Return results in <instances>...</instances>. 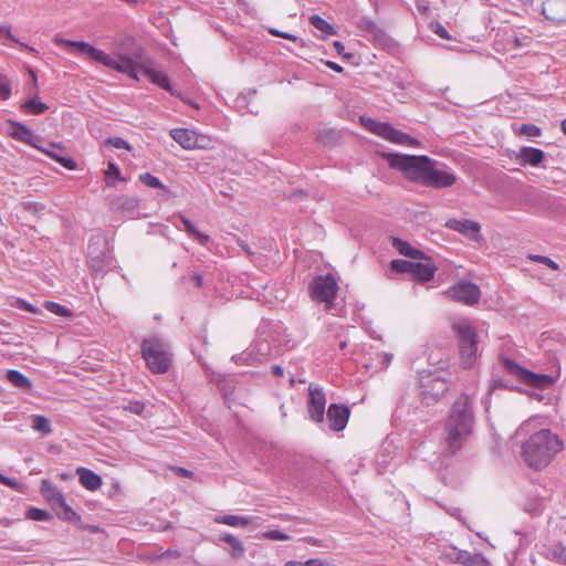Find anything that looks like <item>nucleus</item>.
Masks as SVG:
<instances>
[{
	"mask_svg": "<svg viewBox=\"0 0 566 566\" xmlns=\"http://www.w3.org/2000/svg\"><path fill=\"white\" fill-rule=\"evenodd\" d=\"M54 42L65 48H72L75 53L88 55L91 60L99 62L103 65L116 70L120 73L127 74L129 77L137 81L139 80V74H143L151 83L169 92L171 95L180 96V94L170 85L168 76L164 72L155 69L154 61L137 64L127 56H120L119 60H115L104 51L98 50L90 43L83 41H72L55 38Z\"/></svg>",
	"mask_w": 566,
	"mask_h": 566,
	"instance_id": "nucleus-1",
	"label": "nucleus"
},
{
	"mask_svg": "<svg viewBox=\"0 0 566 566\" xmlns=\"http://www.w3.org/2000/svg\"><path fill=\"white\" fill-rule=\"evenodd\" d=\"M382 157L390 168L401 171L408 180L426 187L449 188L457 181L452 172L438 169L436 161L426 155L384 153Z\"/></svg>",
	"mask_w": 566,
	"mask_h": 566,
	"instance_id": "nucleus-2",
	"label": "nucleus"
},
{
	"mask_svg": "<svg viewBox=\"0 0 566 566\" xmlns=\"http://www.w3.org/2000/svg\"><path fill=\"white\" fill-rule=\"evenodd\" d=\"M475 417L469 396L461 395L451 406L444 423L446 451L455 454L471 437Z\"/></svg>",
	"mask_w": 566,
	"mask_h": 566,
	"instance_id": "nucleus-3",
	"label": "nucleus"
},
{
	"mask_svg": "<svg viewBox=\"0 0 566 566\" xmlns=\"http://www.w3.org/2000/svg\"><path fill=\"white\" fill-rule=\"evenodd\" d=\"M564 448L559 437L548 429L533 433L522 446L525 463L535 470L547 467Z\"/></svg>",
	"mask_w": 566,
	"mask_h": 566,
	"instance_id": "nucleus-4",
	"label": "nucleus"
},
{
	"mask_svg": "<svg viewBox=\"0 0 566 566\" xmlns=\"http://www.w3.org/2000/svg\"><path fill=\"white\" fill-rule=\"evenodd\" d=\"M142 356L153 374H165L172 361L170 344L159 336L145 338L140 344Z\"/></svg>",
	"mask_w": 566,
	"mask_h": 566,
	"instance_id": "nucleus-5",
	"label": "nucleus"
},
{
	"mask_svg": "<svg viewBox=\"0 0 566 566\" xmlns=\"http://www.w3.org/2000/svg\"><path fill=\"white\" fill-rule=\"evenodd\" d=\"M452 329L459 340L462 364L467 368H470L473 366L476 359L479 339L476 331L471 322L467 318H461L453 322Z\"/></svg>",
	"mask_w": 566,
	"mask_h": 566,
	"instance_id": "nucleus-6",
	"label": "nucleus"
},
{
	"mask_svg": "<svg viewBox=\"0 0 566 566\" xmlns=\"http://www.w3.org/2000/svg\"><path fill=\"white\" fill-rule=\"evenodd\" d=\"M113 258L109 252L107 239L102 233L93 234L87 244V264L90 270L99 274L109 268Z\"/></svg>",
	"mask_w": 566,
	"mask_h": 566,
	"instance_id": "nucleus-7",
	"label": "nucleus"
},
{
	"mask_svg": "<svg viewBox=\"0 0 566 566\" xmlns=\"http://www.w3.org/2000/svg\"><path fill=\"white\" fill-rule=\"evenodd\" d=\"M501 363L507 374L516 377L520 381L527 386L544 389L548 388L553 384L552 376L547 374L533 373L532 370L518 365L511 358L502 357Z\"/></svg>",
	"mask_w": 566,
	"mask_h": 566,
	"instance_id": "nucleus-8",
	"label": "nucleus"
},
{
	"mask_svg": "<svg viewBox=\"0 0 566 566\" xmlns=\"http://www.w3.org/2000/svg\"><path fill=\"white\" fill-rule=\"evenodd\" d=\"M338 285L333 275H318L308 286L310 295L317 303L331 304L336 297Z\"/></svg>",
	"mask_w": 566,
	"mask_h": 566,
	"instance_id": "nucleus-9",
	"label": "nucleus"
},
{
	"mask_svg": "<svg viewBox=\"0 0 566 566\" xmlns=\"http://www.w3.org/2000/svg\"><path fill=\"white\" fill-rule=\"evenodd\" d=\"M446 295L454 302L472 306L479 302L481 291L476 284L470 281H460L451 286Z\"/></svg>",
	"mask_w": 566,
	"mask_h": 566,
	"instance_id": "nucleus-10",
	"label": "nucleus"
},
{
	"mask_svg": "<svg viewBox=\"0 0 566 566\" xmlns=\"http://www.w3.org/2000/svg\"><path fill=\"white\" fill-rule=\"evenodd\" d=\"M421 401L430 406L439 401L443 395L449 390V385L444 379L434 377H423L420 385Z\"/></svg>",
	"mask_w": 566,
	"mask_h": 566,
	"instance_id": "nucleus-11",
	"label": "nucleus"
},
{
	"mask_svg": "<svg viewBox=\"0 0 566 566\" xmlns=\"http://www.w3.org/2000/svg\"><path fill=\"white\" fill-rule=\"evenodd\" d=\"M310 400L307 411L310 418L315 422H321L324 419L326 397L322 388L314 386L308 387Z\"/></svg>",
	"mask_w": 566,
	"mask_h": 566,
	"instance_id": "nucleus-12",
	"label": "nucleus"
},
{
	"mask_svg": "<svg viewBox=\"0 0 566 566\" xmlns=\"http://www.w3.org/2000/svg\"><path fill=\"white\" fill-rule=\"evenodd\" d=\"M448 229L454 230L460 232L461 234L465 235L470 240H473L475 242H480L483 240L481 235V226L476 221L472 220H458V219H449L446 224Z\"/></svg>",
	"mask_w": 566,
	"mask_h": 566,
	"instance_id": "nucleus-13",
	"label": "nucleus"
},
{
	"mask_svg": "<svg viewBox=\"0 0 566 566\" xmlns=\"http://www.w3.org/2000/svg\"><path fill=\"white\" fill-rule=\"evenodd\" d=\"M361 122L364 126L373 134H376L391 143L398 144L401 130L396 129L388 123L377 122L373 118L361 117Z\"/></svg>",
	"mask_w": 566,
	"mask_h": 566,
	"instance_id": "nucleus-14",
	"label": "nucleus"
},
{
	"mask_svg": "<svg viewBox=\"0 0 566 566\" xmlns=\"http://www.w3.org/2000/svg\"><path fill=\"white\" fill-rule=\"evenodd\" d=\"M349 408L345 405L332 403L329 405L326 416L332 431L343 430L349 418Z\"/></svg>",
	"mask_w": 566,
	"mask_h": 566,
	"instance_id": "nucleus-15",
	"label": "nucleus"
},
{
	"mask_svg": "<svg viewBox=\"0 0 566 566\" xmlns=\"http://www.w3.org/2000/svg\"><path fill=\"white\" fill-rule=\"evenodd\" d=\"M542 14L558 24L566 22V0H546L542 4Z\"/></svg>",
	"mask_w": 566,
	"mask_h": 566,
	"instance_id": "nucleus-16",
	"label": "nucleus"
},
{
	"mask_svg": "<svg viewBox=\"0 0 566 566\" xmlns=\"http://www.w3.org/2000/svg\"><path fill=\"white\" fill-rule=\"evenodd\" d=\"M108 206L112 211L132 217L138 209V200L126 195L113 196L108 198Z\"/></svg>",
	"mask_w": 566,
	"mask_h": 566,
	"instance_id": "nucleus-17",
	"label": "nucleus"
},
{
	"mask_svg": "<svg viewBox=\"0 0 566 566\" xmlns=\"http://www.w3.org/2000/svg\"><path fill=\"white\" fill-rule=\"evenodd\" d=\"M170 136L185 149L206 148L205 144H199V135L195 130L175 128L170 132Z\"/></svg>",
	"mask_w": 566,
	"mask_h": 566,
	"instance_id": "nucleus-18",
	"label": "nucleus"
},
{
	"mask_svg": "<svg viewBox=\"0 0 566 566\" xmlns=\"http://www.w3.org/2000/svg\"><path fill=\"white\" fill-rule=\"evenodd\" d=\"M271 356V346L268 340H258L250 346L241 357L245 358L248 364H256L266 360Z\"/></svg>",
	"mask_w": 566,
	"mask_h": 566,
	"instance_id": "nucleus-19",
	"label": "nucleus"
},
{
	"mask_svg": "<svg viewBox=\"0 0 566 566\" xmlns=\"http://www.w3.org/2000/svg\"><path fill=\"white\" fill-rule=\"evenodd\" d=\"M8 124L10 126L8 133L12 138L29 144L35 148L38 147L35 144V139L38 137L34 136L33 132L27 125L12 119H9Z\"/></svg>",
	"mask_w": 566,
	"mask_h": 566,
	"instance_id": "nucleus-20",
	"label": "nucleus"
},
{
	"mask_svg": "<svg viewBox=\"0 0 566 566\" xmlns=\"http://www.w3.org/2000/svg\"><path fill=\"white\" fill-rule=\"evenodd\" d=\"M36 149L41 150L69 170H74L77 167L74 159L62 155L64 148L61 144H50L48 147H41L38 145Z\"/></svg>",
	"mask_w": 566,
	"mask_h": 566,
	"instance_id": "nucleus-21",
	"label": "nucleus"
},
{
	"mask_svg": "<svg viewBox=\"0 0 566 566\" xmlns=\"http://www.w3.org/2000/svg\"><path fill=\"white\" fill-rule=\"evenodd\" d=\"M515 158L523 166L530 165L536 167L544 160L545 153L539 148L523 146L516 154Z\"/></svg>",
	"mask_w": 566,
	"mask_h": 566,
	"instance_id": "nucleus-22",
	"label": "nucleus"
},
{
	"mask_svg": "<svg viewBox=\"0 0 566 566\" xmlns=\"http://www.w3.org/2000/svg\"><path fill=\"white\" fill-rule=\"evenodd\" d=\"M437 268L433 263L413 262L410 275L419 282H429L433 279Z\"/></svg>",
	"mask_w": 566,
	"mask_h": 566,
	"instance_id": "nucleus-23",
	"label": "nucleus"
},
{
	"mask_svg": "<svg viewBox=\"0 0 566 566\" xmlns=\"http://www.w3.org/2000/svg\"><path fill=\"white\" fill-rule=\"evenodd\" d=\"M56 512V515L66 522H72L76 524L80 522V515L65 502V497L63 494H57L56 497V509H53Z\"/></svg>",
	"mask_w": 566,
	"mask_h": 566,
	"instance_id": "nucleus-24",
	"label": "nucleus"
},
{
	"mask_svg": "<svg viewBox=\"0 0 566 566\" xmlns=\"http://www.w3.org/2000/svg\"><path fill=\"white\" fill-rule=\"evenodd\" d=\"M392 247L400 254H402V255H405L407 258L415 259V260H421V259L430 260V258L426 256L422 251L411 247L409 242H407V241H405L402 239L394 238L392 239Z\"/></svg>",
	"mask_w": 566,
	"mask_h": 566,
	"instance_id": "nucleus-25",
	"label": "nucleus"
},
{
	"mask_svg": "<svg viewBox=\"0 0 566 566\" xmlns=\"http://www.w3.org/2000/svg\"><path fill=\"white\" fill-rule=\"evenodd\" d=\"M77 474H78L81 484L85 489H87L90 491H95L101 488L102 478L94 471L86 469V468H78Z\"/></svg>",
	"mask_w": 566,
	"mask_h": 566,
	"instance_id": "nucleus-26",
	"label": "nucleus"
},
{
	"mask_svg": "<svg viewBox=\"0 0 566 566\" xmlns=\"http://www.w3.org/2000/svg\"><path fill=\"white\" fill-rule=\"evenodd\" d=\"M342 132L335 128H323L316 133V140L325 147H334L339 144Z\"/></svg>",
	"mask_w": 566,
	"mask_h": 566,
	"instance_id": "nucleus-27",
	"label": "nucleus"
},
{
	"mask_svg": "<svg viewBox=\"0 0 566 566\" xmlns=\"http://www.w3.org/2000/svg\"><path fill=\"white\" fill-rule=\"evenodd\" d=\"M219 541L227 543L231 547L230 555L233 559H240L244 555V546L235 536L223 533L219 536Z\"/></svg>",
	"mask_w": 566,
	"mask_h": 566,
	"instance_id": "nucleus-28",
	"label": "nucleus"
},
{
	"mask_svg": "<svg viewBox=\"0 0 566 566\" xmlns=\"http://www.w3.org/2000/svg\"><path fill=\"white\" fill-rule=\"evenodd\" d=\"M139 181L149 188L160 189L161 192L159 193V197L165 200L168 199L170 193L169 189L166 186H164L156 176L149 172H144L139 175Z\"/></svg>",
	"mask_w": 566,
	"mask_h": 566,
	"instance_id": "nucleus-29",
	"label": "nucleus"
},
{
	"mask_svg": "<svg viewBox=\"0 0 566 566\" xmlns=\"http://www.w3.org/2000/svg\"><path fill=\"white\" fill-rule=\"evenodd\" d=\"M214 522L218 524H224L233 527H243L251 523V517L226 514L216 516Z\"/></svg>",
	"mask_w": 566,
	"mask_h": 566,
	"instance_id": "nucleus-30",
	"label": "nucleus"
},
{
	"mask_svg": "<svg viewBox=\"0 0 566 566\" xmlns=\"http://www.w3.org/2000/svg\"><path fill=\"white\" fill-rule=\"evenodd\" d=\"M48 109L49 106L45 103L39 101L38 96L28 99L21 105V111L32 115L44 114Z\"/></svg>",
	"mask_w": 566,
	"mask_h": 566,
	"instance_id": "nucleus-31",
	"label": "nucleus"
},
{
	"mask_svg": "<svg viewBox=\"0 0 566 566\" xmlns=\"http://www.w3.org/2000/svg\"><path fill=\"white\" fill-rule=\"evenodd\" d=\"M179 220L184 226V230L201 245H205L209 241V235L201 233L188 218L179 216Z\"/></svg>",
	"mask_w": 566,
	"mask_h": 566,
	"instance_id": "nucleus-32",
	"label": "nucleus"
},
{
	"mask_svg": "<svg viewBox=\"0 0 566 566\" xmlns=\"http://www.w3.org/2000/svg\"><path fill=\"white\" fill-rule=\"evenodd\" d=\"M7 379L17 388L23 389L25 391L30 390L32 387L31 381L19 370L10 369L7 373Z\"/></svg>",
	"mask_w": 566,
	"mask_h": 566,
	"instance_id": "nucleus-33",
	"label": "nucleus"
},
{
	"mask_svg": "<svg viewBox=\"0 0 566 566\" xmlns=\"http://www.w3.org/2000/svg\"><path fill=\"white\" fill-rule=\"evenodd\" d=\"M467 554V551L458 549L457 547L449 546L444 547L442 551H440V558L450 562V563H457V564H463L464 556Z\"/></svg>",
	"mask_w": 566,
	"mask_h": 566,
	"instance_id": "nucleus-34",
	"label": "nucleus"
},
{
	"mask_svg": "<svg viewBox=\"0 0 566 566\" xmlns=\"http://www.w3.org/2000/svg\"><path fill=\"white\" fill-rule=\"evenodd\" d=\"M308 22L311 25H313L315 29L322 31L323 33L327 35H334L336 34L335 28L327 22L325 19L317 14H313L308 18Z\"/></svg>",
	"mask_w": 566,
	"mask_h": 566,
	"instance_id": "nucleus-35",
	"label": "nucleus"
},
{
	"mask_svg": "<svg viewBox=\"0 0 566 566\" xmlns=\"http://www.w3.org/2000/svg\"><path fill=\"white\" fill-rule=\"evenodd\" d=\"M32 429L42 433L43 436H48L52 432V427L50 420L42 415H33L32 416Z\"/></svg>",
	"mask_w": 566,
	"mask_h": 566,
	"instance_id": "nucleus-36",
	"label": "nucleus"
},
{
	"mask_svg": "<svg viewBox=\"0 0 566 566\" xmlns=\"http://www.w3.org/2000/svg\"><path fill=\"white\" fill-rule=\"evenodd\" d=\"M42 494L51 502L52 507L56 509L57 494H63L54 484L49 480H43L41 484Z\"/></svg>",
	"mask_w": 566,
	"mask_h": 566,
	"instance_id": "nucleus-37",
	"label": "nucleus"
},
{
	"mask_svg": "<svg viewBox=\"0 0 566 566\" xmlns=\"http://www.w3.org/2000/svg\"><path fill=\"white\" fill-rule=\"evenodd\" d=\"M546 557L556 563L566 564V546L555 545L547 549Z\"/></svg>",
	"mask_w": 566,
	"mask_h": 566,
	"instance_id": "nucleus-38",
	"label": "nucleus"
},
{
	"mask_svg": "<svg viewBox=\"0 0 566 566\" xmlns=\"http://www.w3.org/2000/svg\"><path fill=\"white\" fill-rule=\"evenodd\" d=\"M44 308L57 316H62L65 318H71L73 316V313L70 308H67L64 305H61L56 302L52 301H45L43 304Z\"/></svg>",
	"mask_w": 566,
	"mask_h": 566,
	"instance_id": "nucleus-39",
	"label": "nucleus"
},
{
	"mask_svg": "<svg viewBox=\"0 0 566 566\" xmlns=\"http://www.w3.org/2000/svg\"><path fill=\"white\" fill-rule=\"evenodd\" d=\"M463 566H491V563L481 554H472L467 552Z\"/></svg>",
	"mask_w": 566,
	"mask_h": 566,
	"instance_id": "nucleus-40",
	"label": "nucleus"
},
{
	"mask_svg": "<svg viewBox=\"0 0 566 566\" xmlns=\"http://www.w3.org/2000/svg\"><path fill=\"white\" fill-rule=\"evenodd\" d=\"M413 262L407 260H392L390 262V269L397 273L410 274Z\"/></svg>",
	"mask_w": 566,
	"mask_h": 566,
	"instance_id": "nucleus-41",
	"label": "nucleus"
},
{
	"mask_svg": "<svg viewBox=\"0 0 566 566\" xmlns=\"http://www.w3.org/2000/svg\"><path fill=\"white\" fill-rule=\"evenodd\" d=\"M113 177L119 180H124L119 168L114 163H108V168L105 171V181L108 187H114V182L111 180Z\"/></svg>",
	"mask_w": 566,
	"mask_h": 566,
	"instance_id": "nucleus-42",
	"label": "nucleus"
},
{
	"mask_svg": "<svg viewBox=\"0 0 566 566\" xmlns=\"http://www.w3.org/2000/svg\"><path fill=\"white\" fill-rule=\"evenodd\" d=\"M27 517L33 521H48L51 518V514L45 510L31 507L27 512Z\"/></svg>",
	"mask_w": 566,
	"mask_h": 566,
	"instance_id": "nucleus-43",
	"label": "nucleus"
},
{
	"mask_svg": "<svg viewBox=\"0 0 566 566\" xmlns=\"http://www.w3.org/2000/svg\"><path fill=\"white\" fill-rule=\"evenodd\" d=\"M11 96V83L9 78L0 73V98L6 101Z\"/></svg>",
	"mask_w": 566,
	"mask_h": 566,
	"instance_id": "nucleus-44",
	"label": "nucleus"
},
{
	"mask_svg": "<svg viewBox=\"0 0 566 566\" xmlns=\"http://www.w3.org/2000/svg\"><path fill=\"white\" fill-rule=\"evenodd\" d=\"M359 28L373 34L375 38L378 36L379 33H381L380 29L370 19H361L359 22Z\"/></svg>",
	"mask_w": 566,
	"mask_h": 566,
	"instance_id": "nucleus-45",
	"label": "nucleus"
},
{
	"mask_svg": "<svg viewBox=\"0 0 566 566\" xmlns=\"http://www.w3.org/2000/svg\"><path fill=\"white\" fill-rule=\"evenodd\" d=\"M0 35L4 36L6 39H8V40H10L12 42L19 43L21 46H23V48H25V49H28V50H30L32 52L34 51L33 48H30L27 44L21 43L18 39H15V36L11 32V28L8 27V25H1L0 24Z\"/></svg>",
	"mask_w": 566,
	"mask_h": 566,
	"instance_id": "nucleus-46",
	"label": "nucleus"
},
{
	"mask_svg": "<svg viewBox=\"0 0 566 566\" xmlns=\"http://www.w3.org/2000/svg\"><path fill=\"white\" fill-rule=\"evenodd\" d=\"M269 33L274 35V36H279V38H283V39H287V40H291L293 42H300L301 45H304V42L302 39H300L298 36L294 35V34H291V33H287V32H283V31H280L277 29H274V28H270L269 29Z\"/></svg>",
	"mask_w": 566,
	"mask_h": 566,
	"instance_id": "nucleus-47",
	"label": "nucleus"
},
{
	"mask_svg": "<svg viewBox=\"0 0 566 566\" xmlns=\"http://www.w3.org/2000/svg\"><path fill=\"white\" fill-rule=\"evenodd\" d=\"M106 145H109L116 149H130L129 144L120 137H109L105 140Z\"/></svg>",
	"mask_w": 566,
	"mask_h": 566,
	"instance_id": "nucleus-48",
	"label": "nucleus"
},
{
	"mask_svg": "<svg viewBox=\"0 0 566 566\" xmlns=\"http://www.w3.org/2000/svg\"><path fill=\"white\" fill-rule=\"evenodd\" d=\"M520 132L530 137H537L542 133L541 128L534 124H523Z\"/></svg>",
	"mask_w": 566,
	"mask_h": 566,
	"instance_id": "nucleus-49",
	"label": "nucleus"
},
{
	"mask_svg": "<svg viewBox=\"0 0 566 566\" xmlns=\"http://www.w3.org/2000/svg\"><path fill=\"white\" fill-rule=\"evenodd\" d=\"M530 259L548 266L552 270H558V264L548 256L545 255H530Z\"/></svg>",
	"mask_w": 566,
	"mask_h": 566,
	"instance_id": "nucleus-50",
	"label": "nucleus"
},
{
	"mask_svg": "<svg viewBox=\"0 0 566 566\" xmlns=\"http://www.w3.org/2000/svg\"><path fill=\"white\" fill-rule=\"evenodd\" d=\"M398 144L407 145V146H411V147H418L420 145V142L417 138L408 135L407 133L401 132L400 137L398 139Z\"/></svg>",
	"mask_w": 566,
	"mask_h": 566,
	"instance_id": "nucleus-51",
	"label": "nucleus"
},
{
	"mask_svg": "<svg viewBox=\"0 0 566 566\" xmlns=\"http://www.w3.org/2000/svg\"><path fill=\"white\" fill-rule=\"evenodd\" d=\"M17 307L20 308V310L33 313V314H40L41 313L40 308L33 306L32 304H30L27 301L21 300V298L17 300Z\"/></svg>",
	"mask_w": 566,
	"mask_h": 566,
	"instance_id": "nucleus-52",
	"label": "nucleus"
},
{
	"mask_svg": "<svg viewBox=\"0 0 566 566\" xmlns=\"http://www.w3.org/2000/svg\"><path fill=\"white\" fill-rule=\"evenodd\" d=\"M145 409V403L142 401H129L125 407V410H128L135 415H142Z\"/></svg>",
	"mask_w": 566,
	"mask_h": 566,
	"instance_id": "nucleus-53",
	"label": "nucleus"
},
{
	"mask_svg": "<svg viewBox=\"0 0 566 566\" xmlns=\"http://www.w3.org/2000/svg\"><path fill=\"white\" fill-rule=\"evenodd\" d=\"M122 55L118 56V59ZM128 57V55H126ZM129 59H132L134 62H136L137 64H142L143 62H148V61H151L150 59H146L144 57V51L142 49H136L133 53H132V56H129Z\"/></svg>",
	"mask_w": 566,
	"mask_h": 566,
	"instance_id": "nucleus-54",
	"label": "nucleus"
},
{
	"mask_svg": "<svg viewBox=\"0 0 566 566\" xmlns=\"http://www.w3.org/2000/svg\"><path fill=\"white\" fill-rule=\"evenodd\" d=\"M265 537H268L270 539H275V541H285V539H289L290 536L281 531L273 530V531L266 532Z\"/></svg>",
	"mask_w": 566,
	"mask_h": 566,
	"instance_id": "nucleus-55",
	"label": "nucleus"
},
{
	"mask_svg": "<svg viewBox=\"0 0 566 566\" xmlns=\"http://www.w3.org/2000/svg\"><path fill=\"white\" fill-rule=\"evenodd\" d=\"M78 528L81 530H87L90 531L91 533L93 534H96V533H99L102 532V528L97 525H88V524H84L81 520L80 522H76L75 524Z\"/></svg>",
	"mask_w": 566,
	"mask_h": 566,
	"instance_id": "nucleus-56",
	"label": "nucleus"
},
{
	"mask_svg": "<svg viewBox=\"0 0 566 566\" xmlns=\"http://www.w3.org/2000/svg\"><path fill=\"white\" fill-rule=\"evenodd\" d=\"M433 32L441 39H444V40L451 39L448 30L441 24H437V27L433 29Z\"/></svg>",
	"mask_w": 566,
	"mask_h": 566,
	"instance_id": "nucleus-57",
	"label": "nucleus"
},
{
	"mask_svg": "<svg viewBox=\"0 0 566 566\" xmlns=\"http://www.w3.org/2000/svg\"><path fill=\"white\" fill-rule=\"evenodd\" d=\"M172 471H175L176 474L179 476H184V478H192L193 476V472L190 470H187L185 468H180V467L172 468Z\"/></svg>",
	"mask_w": 566,
	"mask_h": 566,
	"instance_id": "nucleus-58",
	"label": "nucleus"
},
{
	"mask_svg": "<svg viewBox=\"0 0 566 566\" xmlns=\"http://www.w3.org/2000/svg\"><path fill=\"white\" fill-rule=\"evenodd\" d=\"M0 483L6 486H10V488H15L18 485V482L14 479L4 476L1 473H0Z\"/></svg>",
	"mask_w": 566,
	"mask_h": 566,
	"instance_id": "nucleus-59",
	"label": "nucleus"
},
{
	"mask_svg": "<svg viewBox=\"0 0 566 566\" xmlns=\"http://www.w3.org/2000/svg\"><path fill=\"white\" fill-rule=\"evenodd\" d=\"M326 66L329 67L331 70L337 72V73H342L343 72V67L339 64H337V63H335L333 61H327L326 62Z\"/></svg>",
	"mask_w": 566,
	"mask_h": 566,
	"instance_id": "nucleus-60",
	"label": "nucleus"
},
{
	"mask_svg": "<svg viewBox=\"0 0 566 566\" xmlns=\"http://www.w3.org/2000/svg\"><path fill=\"white\" fill-rule=\"evenodd\" d=\"M163 557L178 558L180 557V553L176 549H167L163 553Z\"/></svg>",
	"mask_w": 566,
	"mask_h": 566,
	"instance_id": "nucleus-61",
	"label": "nucleus"
},
{
	"mask_svg": "<svg viewBox=\"0 0 566 566\" xmlns=\"http://www.w3.org/2000/svg\"><path fill=\"white\" fill-rule=\"evenodd\" d=\"M271 370H272V374H273L274 376H277V377H281V376H283V374H284V369H283V367H282V366H280V365H273V366H272V368H271Z\"/></svg>",
	"mask_w": 566,
	"mask_h": 566,
	"instance_id": "nucleus-62",
	"label": "nucleus"
},
{
	"mask_svg": "<svg viewBox=\"0 0 566 566\" xmlns=\"http://www.w3.org/2000/svg\"><path fill=\"white\" fill-rule=\"evenodd\" d=\"M304 566H325L324 563L319 559H308L304 562Z\"/></svg>",
	"mask_w": 566,
	"mask_h": 566,
	"instance_id": "nucleus-63",
	"label": "nucleus"
},
{
	"mask_svg": "<svg viewBox=\"0 0 566 566\" xmlns=\"http://www.w3.org/2000/svg\"><path fill=\"white\" fill-rule=\"evenodd\" d=\"M333 46L338 54H344L345 46L340 41H335L333 43Z\"/></svg>",
	"mask_w": 566,
	"mask_h": 566,
	"instance_id": "nucleus-64",
	"label": "nucleus"
}]
</instances>
